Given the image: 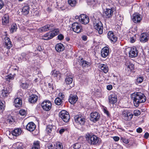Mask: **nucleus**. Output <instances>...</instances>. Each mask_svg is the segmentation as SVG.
Instances as JSON below:
<instances>
[{
	"instance_id": "nucleus-35",
	"label": "nucleus",
	"mask_w": 149,
	"mask_h": 149,
	"mask_svg": "<svg viewBox=\"0 0 149 149\" xmlns=\"http://www.w3.org/2000/svg\"><path fill=\"white\" fill-rule=\"evenodd\" d=\"M13 146L14 149H23L22 144L19 142L14 143Z\"/></svg>"
},
{
	"instance_id": "nucleus-58",
	"label": "nucleus",
	"mask_w": 149,
	"mask_h": 149,
	"mask_svg": "<svg viewBox=\"0 0 149 149\" xmlns=\"http://www.w3.org/2000/svg\"><path fill=\"white\" fill-rule=\"evenodd\" d=\"M112 86L111 85H110L107 86V90H110L112 88Z\"/></svg>"
},
{
	"instance_id": "nucleus-37",
	"label": "nucleus",
	"mask_w": 149,
	"mask_h": 149,
	"mask_svg": "<svg viewBox=\"0 0 149 149\" xmlns=\"http://www.w3.org/2000/svg\"><path fill=\"white\" fill-rule=\"evenodd\" d=\"M29 10V7L28 5H26L24 6L22 9L23 13L24 15H27Z\"/></svg>"
},
{
	"instance_id": "nucleus-46",
	"label": "nucleus",
	"mask_w": 149,
	"mask_h": 149,
	"mask_svg": "<svg viewBox=\"0 0 149 149\" xmlns=\"http://www.w3.org/2000/svg\"><path fill=\"white\" fill-rule=\"evenodd\" d=\"M81 147V145L79 143H76L73 145V148L74 149H79Z\"/></svg>"
},
{
	"instance_id": "nucleus-42",
	"label": "nucleus",
	"mask_w": 149,
	"mask_h": 149,
	"mask_svg": "<svg viewBox=\"0 0 149 149\" xmlns=\"http://www.w3.org/2000/svg\"><path fill=\"white\" fill-rule=\"evenodd\" d=\"M14 122V120L10 116H8V118L6 121V122L7 124H12Z\"/></svg>"
},
{
	"instance_id": "nucleus-56",
	"label": "nucleus",
	"mask_w": 149,
	"mask_h": 149,
	"mask_svg": "<svg viewBox=\"0 0 149 149\" xmlns=\"http://www.w3.org/2000/svg\"><path fill=\"white\" fill-rule=\"evenodd\" d=\"M21 56L23 57V58H24V59H26V57L27 54H26L25 53H23L21 54Z\"/></svg>"
},
{
	"instance_id": "nucleus-49",
	"label": "nucleus",
	"mask_w": 149,
	"mask_h": 149,
	"mask_svg": "<svg viewBox=\"0 0 149 149\" xmlns=\"http://www.w3.org/2000/svg\"><path fill=\"white\" fill-rule=\"evenodd\" d=\"M19 113L20 115L24 116L25 114L26 111L24 110H20L19 111Z\"/></svg>"
},
{
	"instance_id": "nucleus-39",
	"label": "nucleus",
	"mask_w": 149,
	"mask_h": 149,
	"mask_svg": "<svg viewBox=\"0 0 149 149\" xmlns=\"http://www.w3.org/2000/svg\"><path fill=\"white\" fill-rule=\"evenodd\" d=\"M40 148V143L39 141H34L32 147L31 149H39Z\"/></svg>"
},
{
	"instance_id": "nucleus-19",
	"label": "nucleus",
	"mask_w": 149,
	"mask_h": 149,
	"mask_svg": "<svg viewBox=\"0 0 149 149\" xmlns=\"http://www.w3.org/2000/svg\"><path fill=\"white\" fill-rule=\"evenodd\" d=\"M54 26L52 24H48L40 28V30L42 32H45L52 29Z\"/></svg>"
},
{
	"instance_id": "nucleus-4",
	"label": "nucleus",
	"mask_w": 149,
	"mask_h": 149,
	"mask_svg": "<svg viewBox=\"0 0 149 149\" xmlns=\"http://www.w3.org/2000/svg\"><path fill=\"white\" fill-rule=\"evenodd\" d=\"M59 116L65 122H68L70 119L69 113L65 110H63L60 111L59 114Z\"/></svg>"
},
{
	"instance_id": "nucleus-64",
	"label": "nucleus",
	"mask_w": 149,
	"mask_h": 149,
	"mask_svg": "<svg viewBox=\"0 0 149 149\" xmlns=\"http://www.w3.org/2000/svg\"><path fill=\"white\" fill-rule=\"evenodd\" d=\"M47 10L49 12H50L52 11V9L51 8L48 7L47 8Z\"/></svg>"
},
{
	"instance_id": "nucleus-59",
	"label": "nucleus",
	"mask_w": 149,
	"mask_h": 149,
	"mask_svg": "<svg viewBox=\"0 0 149 149\" xmlns=\"http://www.w3.org/2000/svg\"><path fill=\"white\" fill-rule=\"evenodd\" d=\"M142 131V128L140 127H139L136 129V132L138 133H140Z\"/></svg>"
},
{
	"instance_id": "nucleus-55",
	"label": "nucleus",
	"mask_w": 149,
	"mask_h": 149,
	"mask_svg": "<svg viewBox=\"0 0 149 149\" xmlns=\"http://www.w3.org/2000/svg\"><path fill=\"white\" fill-rule=\"evenodd\" d=\"M58 96L60 97V98L62 100H63L64 97V95L62 93H60L58 95Z\"/></svg>"
},
{
	"instance_id": "nucleus-52",
	"label": "nucleus",
	"mask_w": 149,
	"mask_h": 149,
	"mask_svg": "<svg viewBox=\"0 0 149 149\" xmlns=\"http://www.w3.org/2000/svg\"><path fill=\"white\" fill-rule=\"evenodd\" d=\"M104 112L105 113H106L107 116H109V112L107 110V109L106 107H105L104 109Z\"/></svg>"
},
{
	"instance_id": "nucleus-12",
	"label": "nucleus",
	"mask_w": 149,
	"mask_h": 149,
	"mask_svg": "<svg viewBox=\"0 0 149 149\" xmlns=\"http://www.w3.org/2000/svg\"><path fill=\"white\" fill-rule=\"evenodd\" d=\"M75 120L78 125H84L86 119L84 116L81 115H77L74 118Z\"/></svg>"
},
{
	"instance_id": "nucleus-45",
	"label": "nucleus",
	"mask_w": 149,
	"mask_h": 149,
	"mask_svg": "<svg viewBox=\"0 0 149 149\" xmlns=\"http://www.w3.org/2000/svg\"><path fill=\"white\" fill-rule=\"evenodd\" d=\"M88 63L87 61L83 60L82 59H81L80 64L82 65L83 67H85L86 66L88 67Z\"/></svg>"
},
{
	"instance_id": "nucleus-22",
	"label": "nucleus",
	"mask_w": 149,
	"mask_h": 149,
	"mask_svg": "<svg viewBox=\"0 0 149 149\" xmlns=\"http://www.w3.org/2000/svg\"><path fill=\"white\" fill-rule=\"evenodd\" d=\"M149 39V34L146 33H143L141 34L140 40L141 42L144 43L148 41Z\"/></svg>"
},
{
	"instance_id": "nucleus-14",
	"label": "nucleus",
	"mask_w": 149,
	"mask_h": 149,
	"mask_svg": "<svg viewBox=\"0 0 149 149\" xmlns=\"http://www.w3.org/2000/svg\"><path fill=\"white\" fill-rule=\"evenodd\" d=\"M113 10L112 8H107L104 10L103 13V16L106 18H110L111 17L113 14Z\"/></svg>"
},
{
	"instance_id": "nucleus-9",
	"label": "nucleus",
	"mask_w": 149,
	"mask_h": 149,
	"mask_svg": "<svg viewBox=\"0 0 149 149\" xmlns=\"http://www.w3.org/2000/svg\"><path fill=\"white\" fill-rule=\"evenodd\" d=\"M31 81L29 79L26 80L25 81L22 80L20 84L21 88L24 89H28L31 88Z\"/></svg>"
},
{
	"instance_id": "nucleus-3",
	"label": "nucleus",
	"mask_w": 149,
	"mask_h": 149,
	"mask_svg": "<svg viewBox=\"0 0 149 149\" xmlns=\"http://www.w3.org/2000/svg\"><path fill=\"white\" fill-rule=\"evenodd\" d=\"M59 33V29H55L44 34L42 36V39L45 40H48L57 35Z\"/></svg>"
},
{
	"instance_id": "nucleus-38",
	"label": "nucleus",
	"mask_w": 149,
	"mask_h": 149,
	"mask_svg": "<svg viewBox=\"0 0 149 149\" xmlns=\"http://www.w3.org/2000/svg\"><path fill=\"white\" fill-rule=\"evenodd\" d=\"M68 4L71 7H74L77 3V0H68Z\"/></svg>"
},
{
	"instance_id": "nucleus-60",
	"label": "nucleus",
	"mask_w": 149,
	"mask_h": 149,
	"mask_svg": "<svg viewBox=\"0 0 149 149\" xmlns=\"http://www.w3.org/2000/svg\"><path fill=\"white\" fill-rule=\"evenodd\" d=\"M3 5L4 4L3 1L1 0H0V10L2 8Z\"/></svg>"
},
{
	"instance_id": "nucleus-6",
	"label": "nucleus",
	"mask_w": 149,
	"mask_h": 149,
	"mask_svg": "<svg viewBox=\"0 0 149 149\" xmlns=\"http://www.w3.org/2000/svg\"><path fill=\"white\" fill-rule=\"evenodd\" d=\"M123 119L126 121L130 120L133 117L132 113L127 110H124L122 113Z\"/></svg>"
},
{
	"instance_id": "nucleus-24",
	"label": "nucleus",
	"mask_w": 149,
	"mask_h": 149,
	"mask_svg": "<svg viewBox=\"0 0 149 149\" xmlns=\"http://www.w3.org/2000/svg\"><path fill=\"white\" fill-rule=\"evenodd\" d=\"M38 97L35 95H32L30 96L29 98V102L31 104H34L38 101Z\"/></svg>"
},
{
	"instance_id": "nucleus-29",
	"label": "nucleus",
	"mask_w": 149,
	"mask_h": 149,
	"mask_svg": "<svg viewBox=\"0 0 149 149\" xmlns=\"http://www.w3.org/2000/svg\"><path fill=\"white\" fill-rule=\"evenodd\" d=\"M5 47L8 49H9L12 46V42L10 41V39L8 37H6L5 38Z\"/></svg>"
},
{
	"instance_id": "nucleus-13",
	"label": "nucleus",
	"mask_w": 149,
	"mask_h": 149,
	"mask_svg": "<svg viewBox=\"0 0 149 149\" xmlns=\"http://www.w3.org/2000/svg\"><path fill=\"white\" fill-rule=\"evenodd\" d=\"M138 51L136 47H131L129 53V56L131 58H134L138 56Z\"/></svg>"
},
{
	"instance_id": "nucleus-48",
	"label": "nucleus",
	"mask_w": 149,
	"mask_h": 149,
	"mask_svg": "<svg viewBox=\"0 0 149 149\" xmlns=\"http://www.w3.org/2000/svg\"><path fill=\"white\" fill-rule=\"evenodd\" d=\"M47 148L49 149H52L54 148V146L51 143H48L47 145Z\"/></svg>"
},
{
	"instance_id": "nucleus-33",
	"label": "nucleus",
	"mask_w": 149,
	"mask_h": 149,
	"mask_svg": "<svg viewBox=\"0 0 149 149\" xmlns=\"http://www.w3.org/2000/svg\"><path fill=\"white\" fill-rule=\"evenodd\" d=\"M15 75V74L13 75L10 74L6 76L5 78L6 81L8 83L11 81L12 80L14 79Z\"/></svg>"
},
{
	"instance_id": "nucleus-23",
	"label": "nucleus",
	"mask_w": 149,
	"mask_h": 149,
	"mask_svg": "<svg viewBox=\"0 0 149 149\" xmlns=\"http://www.w3.org/2000/svg\"><path fill=\"white\" fill-rule=\"evenodd\" d=\"M78 100V97L77 95L70 94L68 99L69 102L71 104L76 103Z\"/></svg>"
},
{
	"instance_id": "nucleus-10",
	"label": "nucleus",
	"mask_w": 149,
	"mask_h": 149,
	"mask_svg": "<svg viewBox=\"0 0 149 149\" xmlns=\"http://www.w3.org/2000/svg\"><path fill=\"white\" fill-rule=\"evenodd\" d=\"M41 106L43 109L46 111H48L52 108V104L49 100L44 101L41 104Z\"/></svg>"
},
{
	"instance_id": "nucleus-2",
	"label": "nucleus",
	"mask_w": 149,
	"mask_h": 149,
	"mask_svg": "<svg viewBox=\"0 0 149 149\" xmlns=\"http://www.w3.org/2000/svg\"><path fill=\"white\" fill-rule=\"evenodd\" d=\"M86 137L87 141L91 145H99L101 143L100 139L95 135L87 133Z\"/></svg>"
},
{
	"instance_id": "nucleus-54",
	"label": "nucleus",
	"mask_w": 149,
	"mask_h": 149,
	"mask_svg": "<svg viewBox=\"0 0 149 149\" xmlns=\"http://www.w3.org/2000/svg\"><path fill=\"white\" fill-rule=\"evenodd\" d=\"M136 40V38L135 37H132L130 38V42L131 43H133Z\"/></svg>"
},
{
	"instance_id": "nucleus-57",
	"label": "nucleus",
	"mask_w": 149,
	"mask_h": 149,
	"mask_svg": "<svg viewBox=\"0 0 149 149\" xmlns=\"http://www.w3.org/2000/svg\"><path fill=\"white\" fill-rule=\"evenodd\" d=\"M82 40L84 41H86L87 40V37L85 35H83L81 37Z\"/></svg>"
},
{
	"instance_id": "nucleus-15",
	"label": "nucleus",
	"mask_w": 149,
	"mask_h": 149,
	"mask_svg": "<svg viewBox=\"0 0 149 149\" xmlns=\"http://www.w3.org/2000/svg\"><path fill=\"white\" fill-rule=\"evenodd\" d=\"M109 103L110 104H113L117 101V97L115 94H113L108 96Z\"/></svg>"
},
{
	"instance_id": "nucleus-31",
	"label": "nucleus",
	"mask_w": 149,
	"mask_h": 149,
	"mask_svg": "<svg viewBox=\"0 0 149 149\" xmlns=\"http://www.w3.org/2000/svg\"><path fill=\"white\" fill-rule=\"evenodd\" d=\"M22 104V100L18 98H15L14 101V105L17 108H19L21 107Z\"/></svg>"
},
{
	"instance_id": "nucleus-17",
	"label": "nucleus",
	"mask_w": 149,
	"mask_h": 149,
	"mask_svg": "<svg viewBox=\"0 0 149 149\" xmlns=\"http://www.w3.org/2000/svg\"><path fill=\"white\" fill-rule=\"evenodd\" d=\"M80 22L82 24H86L89 22V18L87 15L84 14L81 15H80Z\"/></svg>"
},
{
	"instance_id": "nucleus-51",
	"label": "nucleus",
	"mask_w": 149,
	"mask_h": 149,
	"mask_svg": "<svg viewBox=\"0 0 149 149\" xmlns=\"http://www.w3.org/2000/svg\"><path fill=\"white\" fill-rule=\"evenodd\" d=\"M4 107L5 106L4 105L2 101H0V109H4Z\"/></svg>"
},
{
	"instance_id": "nucleus-32",
	"label": "nucleus",
	"mask_w": 149,
	"mask_h": 149,
	"mask_svg": "<svg viewBox=\"0 0 149 149\" xmlns=\"http://www.w3.org/2000/svg\"><path fill=\"white\" fill-rule=\"evenodd\" d=\"M56 50L58 52L63 51L64 49V47L61 43H58L56 45L55 47Z\"/></svg>"
},
{
	"instance_id": "nucleus-16",
	"label": "nucleus",
	"mask_w": 149,
	"mask_h": 149,
	"mask_svg": "<svg viewBox=\"0 0 149 149\" xmlns=\"http://www.w3.org/2000/svg\"><path fill=\"white\" fill-rule=\"evenodd\" d=\"M141 19V17L139 14L136 13L133 14L132 20L134 23H136L140 22Z\"/></svg>"
},
{
	"instance_id": "nucleus-43",
	"label": "nucleus",
	"mask_w": 149,
	"mask_h": 149,
	"mask_svg": "<svg viewBox=\"0 0 149 149\" xmlns=\"http://www.w3.org/2000/svg\"><path fill=\"white\" fill-rule=\"evenodd\" d=\"M62 99L60 97H57L55 100V103L58 105H59L61 104L62 102Z\"/></svg>"
},
{
	"instance_id": "nucleus-30",
	"label": "nucleus",
	"mask_w": 149,
	"mask_h": 149,
	"mask_svg": "<svg viewBox=\"0 0 149 149\" xmlns=\"http://www.w3.org/2000/svg\"><path fill=\"white\" fill-rule=\"evenodd\" d=\"M73 78L72 76L68 74L66 75V77L65 79V83L67 85H69L72 83Z\"/></svg>"
},
{
	"instance_id": "nucleus-62",
	"label": "nucleus",
	"mask_w": 149,
	"mask_h": 149,
	"mask_svg": "<svg viewBox=\"0 0 149 149\" xmlns=\"http://www.w3.org/2000/svg\"><path fill=\"white\" fill-rule=\"evenodd\" d=\"M149 136V134L148 133L146 132L144 135V137L146 139H147L148 138Z\"/></svg>"
},
{
	"instance_id": "nucleus-61",
	"label": "nucleus",
	"mask_w": 149,
	"mask_h": 149,
	"mask_svg": "<svg viewBox=\"0 0 149 149\" xmlns=\"http://www.w3.org/2000/svg\"><path fill=\"white\" fill-rule=\"evenodd\" d=\"M113 139L114 141H118L119 140V137L117 136L113 137Z\"/></svg>"
},
{
	"instance_id": "nucleus-44",
	"label": "nucleus",
	"mask_w": 149,
	"mask_h": 149,
	"mask_svg": "<svg viewBox=\"0 0 149 149\" xmlns=\"http://www.w3.org/2000/svg\"><path fill=\"white\" fill-rule=\"evenodd\" d=\"M143 78L142 77H138L136 79L135 83L136 84L141 83L143 81Z\"/></svg>"
},
{
	"instance_id": "nucleus-8",
	"label": "nucleus",
	"mask_w": 149,
	"mask_h": 149,
	"mask_svg": "<svg viewBox=\"0 0 149 149\" xmlns=\"http://www.w3.org/2000/svg\"><path fill=\"white\" fill-rule=\"evenodd\" d=\"M90 116V120L94 123L99 121L100 118V114L96 112H93L91 113Z\"/></svg>"
},
{
	"instance_id": "nucleus-20",
	"label": "nucleus",
	"mask_w": 149,
	"mask_h": 149,
	"mask_svg": "<svg viewBox=\"0 0 149 149\" xmlns=\"http://www.w3.org/2000/svg\"><path fill=\"white\" fill-rule=\"evenodd\" d=\"M125 70L128 72L133 70L134 68V65L129 61H127L125 64Z\"/></svg>"
},
{
	"instance_id": "nucleus-40",
	"label": "nucleus",
	"mask_w": 149,
	"mask_h": 149,
	"mask_svg": "<svg viewBox=\"0 0 149 149\" xmlns=\"http://www.w3.org/2000/svg\"><path fill=\"white\" fill-rule=\"evenodd\" d=\"M17 29V26L16 24L13 23V24L11 26L10 32L13 33L14 32L16 31Z\"/></svg>"
},
{
	"instance_id": "nucleus-36",
	"label": "nucleus",
	"mask_w": 149,
	"mask_h": 149,
	"mask_svg": "<svg viewBox=\"0 0 149 149\" xmlns=\"http://www.w3.org/2000/svg\"><path fill=\"white\" fill-rule=\"evenodd\" d=\"M21 132V129L19 128H16L13 131L12 134L13 136H17L20 134Z\"/></svg>"
},
{
	"instance_id": "nucleus-28",
	"label": "nucleus",
	"mask_w": 149,
	"mask_h": 149,
	"mask_svg": "<svg viewBox=\"0 0 149 149\" xmlns=\"http://www.w3.org/2000/svg\"><path fill=\"white\" fill-rule=\"evenodd\" d=\"M2 23L3 25H7L9 23V17L7 14L5 15L2 18Z\"/></svg>"
},
{
	"instance_id": "nucleus-34",
	"label": "nucleus",
	"mask_w": 149,
	"mask_h": 149,
	"mask_svg": "<svg viewBox=\"0 0 149 149\" xmlns=\"http://www.w3.org/2000/svg\"><path fill=\"white\" fill-rule=\"evenodd\" d=\"M55 127L54 126L49 125L47 126L46 131L48 134L51 133L52 132L54 131V128Z\"/></svg>"
},
{
	"instance_id": "nucleus-41",
	"label": "nucleus",
	"mask_w": 149,
	"mask_h": 149,
	"mask_svg": "<svg viewBox=\"0 0 149 149\" xmlns=\"http://www.w3.org/2000/svg\"><path fill=\"white\" fill-rule=\"evenodd\" d=\"M54 148H56V149H63V146L61 143L58 141L54 144Z\"/></svg>"
},
{
	"instance_id": "nucleus-47",
	"label": "nucleus",
	"mask_w": 149,
	"mask_h": 149,
	"mask_svg": "<svg viewBox=\"0 0 149 149\" xmlns=\"http://www.w3.org/2000/svg\"><path fill=\"white\" fill-rule=\"evenodd\" d=\"M134 114L135 116H138L140 114L141 112L139 110L136 109L134 111Z\"/></svg>"
},
{
	"instance_id": "nucleus-27",
	"label": "nucleus",
	"mask_w": 149,
	"mask_h": 149,
	"mask_svg": "<svg viewBox=\"0 0 149 149\" xmlns=\"http://www.w3.org/2000/svg\"><path fill=\"white\" fill-rule=\"evenodd\" d=\"M98 67L105 73L108 72L109 70L108 68L107 65L106 64L99 63Z\"/></svg>"
},
{
	"instance_id": "nucleus-7",
	"label": "nucleus",
	"mask_w": 149,
	"mask_h": 149,
	"mask_svg": "<svg viewBox=\"0 0 149 149\" xmlns=\"http://www.w3.org/2000/svg\"><path fill=\"white\" fill-rule=\"evenodd\" d=\"M12 91V87L9 86L4 88L0 92V97L2 99H4L8 96V95Z\"/></svg>"
},
{
	"instance_id": "nucleus-1",
	"label": "nucleus",
	"mask_w": 149,
	"mask_h": 149,
	"mask_svg": "<svg viewBox=\"0 0 149 149\" xmlns=\"http://www.w3.org/2000/svg\"><path fill=\"white\" fill-rule=\"evenodd\" d=\"M131 98L133 100L134 105L136 107H138L139 104L144 102L146 99L143 93L141 92H137L132 94Z\"/></svg>"
},
{
	"instance_id": "nucleus-53",
	"label": "nucleus",
	"mask_w": 149,
	"mask_h": 149,
	"mask_svg": "<svg viewBox=\"0 0 149 149\" xmlns=\"http://www.w3.org/2000/svg\"><path fill=\"white\" fill-rule=\"evenodd\" d=\"M122 140L123 141L124 143H125L126 144L128 143L129 142V141L128 139H126V138H122Z\"/></svg>"
},
{
	"instance_id": "nucleus-50",
	"label": "nucleus",
	"mask_w": 149,
	"mask_h": 149,
	"mask_svg": "<svg viewBox=\"0 0 149 149\" xmlns=\"http://www.w3.org/2000/svg\"><path fill=\"white\" fill-rule=\"evenodd\" d=\"M58 38L59 40H61L63 39L64 36L62 34H61L58 36Z\"/></svg>"
},
{
	"instance_id": "nucleus-18",
	"label": "nucleus",
	"mask_w": 149,
	"mask_h": 149,
	"mask_svg": "<svg viewBox=\"0 0 149 149\" xmlns=\"http://www.w3.org/2000/svg\"><path fill=\"white\" fill-rule=\"evenodd\" d=\"M108 37L111 41L113 42H116L118 39V38L114 35L112 31H109L108 33Z\"/></svg>"
},
{
	"instance_id": "nucleus-5",
	"label": "nucleus",
	"mask_w": 149,
	"mask_h": 149,
	"mask_svg": "<svg viewBox=\"0 0 149 149\" xmlns=\"http://www.w3.org/2000/svg\"><path fill=\"white\" fill-rule=\"evenodd\" d=\"M94 28L97 30L99 34H101L103 32V25L102 23L99 20H95L93 22Z\"/></svg>"
},
{
	"instance_id": "nucleus-21",
	"label": "nucleus",
	"mask_w": 149,
	"mask_h": 149,
	"mask_svg": "<svg viewBox=\"0 0 149 149\" xmlns=\"http://www.w3.org/2000/svg\"><path fill=\"white\" fill-rule=\"evenodd\" d=\"M36 128V125L33 122L29 123L26 126V130L30 132L33 131Z\"/></svg>"
},
{
	"instance_id": "nucleus-26",
	"label": "nucleus",
	"mask_w": 149,
	"mask_h": 149,
	"mask_svg": "<svg viewBox=\"0 0 149 149\" xmlns=\"http://www.w3.org/2000/svg\"><path fill=\"white\" fill-rule=\"evenodd\" d=\"M109 50L108 47H105L102 49L101 51V55L103 58H105L109 54Z\"/></svg>"
},
{
	"instance_id": "nucleus-25",
	"label": "nucleus",
	"mask_w": 149,
	"mask_h": 149,
	"mask_svg": "<svg viewBox=\"0 0 149 149\" xmlns=\"http://www.w3.org/2000/svg\"><path fill=\"white\" fill-rule=\"evenodd\" d=\"M51 74L52 76L57 79H60L62 75L59 71L56 70L52 71Z\"/></svg>"
},
{
	"instance_id": "nucleus-11",
	"label": "nucleus",
	"mask_w": 149,
	"mask_h": 149,
	"mask_svg": "<svg viewBox=\"0 0 149 149\" xmlns=\"http://www.w3.org/2000/svg\"><path fill=\"white\" fill-rule=\"evenodd\" d=\"M72 27L73 31L77 33H79L82 31V26L78 22L73 23L72 24Z\"/></svg>"
},
{
	"instance_id": "nucleus-63",
	"label": "nucleus",
	"mask_w": 149,
	"mask_h": 149,
	"mask_svg": "<svg viewBox=\"0 0 149 149\" xmlns=\"http://www.w3.org/2000/svg\"><path fill=\"white\" fill-rule=\"evenodd\" d=\"M65 131V130L64 129H61L59 130V133L61 134H62L63 132H64Z\"/></svg>"
}]
</instances>
